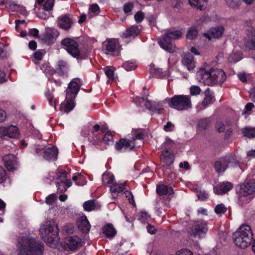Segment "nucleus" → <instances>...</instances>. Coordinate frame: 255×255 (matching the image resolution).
Listing matches in <instances>:
<instances>
[{"instance_id": "nucleus-1", "label": "nucleus", "mask_w": 255, "mask_h": 255, "mask_svg": "<svg viewBox=\"0 0 255 255\" xmlns=\"http://www.w3.org/2000/svg\"><path fill=\"white\" fill-rule=\"evenodd\" d=\"M17 247L20 255H42L43 253V244L30 237L18 238Z\"/></svg>"}, {"instance_id": "nucleus-2", "label": "nucleus", "mask_w": 255, "mask_h": 255, "mask_svg": "<svg viewBox=\"0 0 255 255\" xmlns=\"http://www.w3.org/2000/svg\"><path fill=\"white\" fill-rule=\"evenodd\" d=\"M40 234L42 240L51 248H56L60 239L57 224L52 220H47L40 226Z\"/></svg>"}, {"instance_id": "nucleus-3", "label": "nucleus", "mask_w": 255, "mask_h": 255, "mask_svg": "<svg viewBox=\"0 0 255 255\" xmlns=\"http://www.w3.org/2000/svg\"><path fill=\"white\" fill-rule=\"evenodd\" d=\"M253 237L252 229L247 224L241 225L233 235L235 245L243 249L247 248L251 245Z\"/></svg>"}, {"instance_id": "nucleus-4", "label": "nucleus", "mask_w": 255, "mask_h": 255, "mask_svg": "<svg viewBox=\"0 0 255 255\" xmlns=\"http://www.w3.org/2000/svg\"><path fill=\"white\" fill-rule=\"evenodd\" d=\"M241 193L242 195L239 197V203L241 206L251 201L253 197L251 195L255 194V175L253 177L248 176L241 185Z\"/></svg>"}, {"instance_id": "nucleus-5", "label": "nucleus", "mask_w": 255, "mask_h": 255, "mask_svg": "<svg viewBox=\"0 0 255 255\" xmlns=\"http://www.w3.org/2000/svg\"><path fill=\"white\" fill-rule=\"evenodd\" d=\"M232 167H240V162L236 155L233 153H229L219 158L214 164L216 173H223L227 169L229 166Z\"/></svg>"}, {"instance_id": "nucleus-6", "label": "nucleus", "mask_w": 255, "mask_h": 255, "mask_svg": "<svg viewBox=\"0 0 255 255\" xmlns=\"http://www.w3.org/2000/svg\"><path fill=\"white\" fill-rule=\"evenodd\" d=\"M197 74L204 82L205 80L210 79L214 83L219 84H223L227 79L225 72L223 70L217 68H212L209 71L201 69Z\"/></svg>"}, {"instance_id": "nucleus-7", "label": "nucleus", "mask_w": 255, "mask_h": 255, "mask_svg": "<svg viewBox=\"0 0 255 255\" xmlns=\"http://www.w3.org/2000/svg\"><path fill=\"white\" fill-rule=\"evenodd\" d=\"M166 100L170 107L178 111L187 110L192 105L190 97L188 95H175Z\"/></svg>"}, {"instance_id": "nucleus-8", "label": "nucleus", "mask_w": 255, "mask_h": 255, "mask_svg": "<svg viewBox=\"0 0 255 255\" xmlns=\"http://www.w3.org/2000/svg\"><path fill=\"white\" fill-rule=\"evenodd\" d=\"M208 230L207 223L203 220L191 221L187 228L189 235L195 238H203Z\"/></svg>"}, {"instance_id": "nucleus-9", "label": "nucleus", "mask_w": 255, "mask_h": 255, "mask_svg": "<svg viewBox=\"0 0 255 255\" xmlns=\"http://www.w3.org/2000/svg\"><path fill=\"white\" fill-rule=\"evenodd\" d=\"M62 47L73 57L78 58L80 56L79 45L77 41L71 38H65L61 41Z\"/></svg>"}, {"instance_id": "nucleus-10", "label": "nucleus", "mask_w": 255, "mask_h": 255, "mask_svg": "<svg viewBox=\"0 0 255 255\" xmlns=\"http://www.w3.org/2000/svg\"><path fill=\"white\" fill-rule=\"evenodd\" d=\"M82 85V81L80 78L73 79L68 84L66 90L67 98H76Z\"/></svg>"}, {"instance_id": "nucleus-11", "label": "nucleus", "mask_w": 255, "mask_h": 255, "mask_svg": "<svg viewBox=\"0 0 255 255\" xmlns=\"http://www.w3.org/2000/svg\"><path fill=\"white\" fill-rule=\"evenodd\" d=\"M101 132V127L99 125L96 124L88 134V139L90 143L95 146L101 145L102 134Z\"/></svg>"}, {"instance_id": "nucleus-12", "label": "nucleus", "mask_w": 255, "mask_h": 255, "mask_svg": "<svg viewBox=\"0 0 255 255\" xmlns=\"http://www.w3.org/2000/svg\"><path fill=\"white\" fill-rule=\"evenodd\" d=\"M134 146L133 141L126 138L120 139L115 144V149L121 153L130 152L134 148Z\"/></svg>"}, {"instance_id": "nucleus-13", "label": "nucleus", "mask_w": 255, "mask_h": 255, "mask_svg": "<svg viewBox=\"0 0 255 255\" xmlns=\"http://www.w3.org/2000/svg\"><path fill=\"white\" fill-rule=\"evenodd\" d=\"M82 246V239L77 236H68L65 238L63 246L66 250H75Z\"/></svg>"}, {"instance_id": "nucleus-14", "label": "nucleus", "mask_w": 255, "mask_h": 255, "mask_svg": "<svg viewBox=\"0 0 255 255\" xmlns=\"http://www.w3.org/2000/svg\"><path fill=\"white\" fill-rule=\"evenodd\" d=\"M234 188V184L229 181L219 182L214 186V192L217 195H223L228 194Z\"/></svg>"}, {"instance_id": "nucleus-15", "label": "nucleus", "mask_w": 255, "mask_h": 255, "mask_svg": "<svg viewBox=\"0 0 255 255\" xmlns=\"http://www.w3.org/2000/svg\"><path fill=\"white\" fill-rule=\"evenodd\" d=\"M57 26L65 31H69L73 24V21L69 14H65L57 18Z\"/></svg>"}, {"instance_id": "nucleus-16", "label": "nucleus", "mask_w": 255, "mask_h": 255, "mask_svg": "<svg viewBox=\"0 0 255 255\" xmlns=\"http://www.w3.org/2000/svg\"><path fill=\"white\" fill-rule=\"evenodd\" d=\"M119 44V40L116 38L109 39L104 43L107 53H110L114 56H118L120 53V50L118 48Z\"/></svg>"}, {"instance_id": "nucleus-17", "label": "nucleus", "mask_w": 255, "mask_h": 255, "mask_svg": "<svg viewBox=\"0 0 255 255\" xmlns=\"http://www.w3.org/2000/svg\"><path fill=\"white\" fill-rule=\"evenodd\" d=\"M160 159L162 166L168 169L174 161L175 156L168 150H164L161 152Z\"/></svg>"}, {"instance_id": "nucleus-18", "label": "nucleus", "mask_w": 255, "mask_h": 255, "mask_svg": "<svg viewBox=\"0 0 255 255\" xmlns=\"http://www.w3.org/2000/svg\"><path fill=\"white\" fill-rule=\"evenodd\" d=\"M158 43L162 49L167 52L173 53L175 51V46L172 43V40L166 32L158 41Z\"/></svg>"}, {"instance_id": "nucleus-19", "label": "nucleus", "mask_w": 255, "mask_h": 255, "mask_svg": "<svg viewBox=\"0 0 255 255\" xmlns=\"http://www.w3.org/2000/svg\"><path fill=\"white\" fill-rule=\"evenodd\" d=\"M0 134L1 137L7 136L12 138H17L19 134L18 128L13 125L0 128Z\"/></svg>"}, {"instance_id": "nucleus-20", "label": "nucleus", "mask_w": 255, "mask_h": 255, "mask_svg": "<svg viewBox=\"0 0 255 255\" xmlns=\"http://www.w3.org/2000/svg\"><path fill=\"white\" fill-rule=\"evenodd\" d=\"M69 70V66L68 62L61 60L57 62V66L52 70L51 74L56 73L60 77H68Z\"/></svg>"}, {"instance_id": "nucleus-21", "label": "nucleus", "mask_w": 255, "mask_h": 255, "mask_svg": "<svg viewBox=\"0 0 255 255\" xmlns=\"http://www.w3.org/2000/svg\"><path fill=\"white\" fill-rule=\"evenodd\" d=\"M247 37L245 38V45L251 50H255V29L250 26L247 29Z\"/></svg>"}, {"instance_id": "nucleus-22", "label": "nucleus", "mask_w": 255, "mask_h": 255, "mask_svg": "<svg viewBox=\"0 0 255 255\" xmlns=\"http://www.w3.org/2000/svg\"><path fill=\"white\" fill-rule=\"evenodd\" d=\"M225 31V28L222 25L211 28L207 33H204L203 35L209 40L212 38L218 39L222 37Z\"/></svg>"}, {"instance_id": "nucleus-23", "label": "nucleus", "mask_w": 255, "mask_h": 255, "mask_svg": "<svg viewBox=\"0 0 255 255\" xmlns=\"http://www.w3.org/2000/svg\"><path fill=\"white\" fill-rule=\"evenodd\" d=\"M141 29V25H131L123 32L122 37L125 38L128 37L135 38L140 34Z\"/></svg>"}, {"instance_id": "nucleus-24", "label": "nucleus", "mask_w": 255, "mask_h": 255, "mask_svg": "<svg viewBox=\"0 0 255 255\" xmlns=\"http://www.w3.org/2000/svg\"><path fill=\"white\" fill-rule=\"evenodd\" d=\"M2 161L4 166L7 170L11 171L15 169V165L16 164V157L12 154H8L4 155L2 158Z\"/></svg>"}, {"instance_id": "nucleus-25", "label": "nucleus", "mask_w": 255, "mask_h": 255, "mask_svg": "<svg viewBox=\"0 0 255 255\" xmlns=\"http://www.w3.org/2000/svg\"><path fill=\"white\" fill-rule=\"evenodd\" d=\"M76 223L78 229L83 233H88L90 231L91 225L86 216L82 215L79 217Z\"/></svg>"}, {"instance_id": "nucleus-26", "label": "nucleus", "mask_w": 255, "mask_h": 255, "mask_svg": "<svg viewBox=\"0 0 255 255\" xmlns=\"http://www.w3.org/2000/svg\"><path fill=\"white\" fill-rule=\"evenodd\" d=\"M75 98H67L65 101L62 103L60 105V110L61 112L68 113L71 112L75 107Z\"/></svg>"}, {"instance_id": "nucleus-27", "label": "nucleus", "mask_w": 255, "mask_h": 255, "mask_svg": "<svg viewBox=\"0 0 255 255\" xmlns=\"http://www.w3.org/2000/svg\"><path fill=\"white\" fill-rule=\"evenodd\" d=\"M58 154V148L56 146H52L44 150L43 157L48 161H55L57 158Z\"/></svg>"}, {"instance_id": "nucleus-28", "label": "nucleus", "mask_w": 255, "mask_h": 255, "mask_svg": "<svg viewBox=\"0 0 255 255\" xmlns=\"http://www.w3.org/2000/svg\"><path fill=\"white\" fill-rule=\"evenodd\" d=\"M126 190L125 183H114L110 187V191L112 197L114 199H116L120 193H123Z\"/></svg>"}, {"instance_id": "nucleus-29", "label": "nucleus", "mask_w": 255, "mask_h": 255, "mask_svg": "<svg viewBox=\"0 0 255 255\" xmlns=\"http://www.w3.org/2000/svg\"><path fill=\"white\" fill-rule=\"evenodd\" d=\"M156 192L158 195L162 196L173 193V190L171 187H169L165 184H158L156 185Z\"/></svg>"}, {"instance_id": "nucleus-30", "label": "nucleus", "mask_w": 255, "mask_h": 255, "mask_svg": "<svg viewBox=\"0 0 255 255\" xmlns=\"http://www.w3.org/2000/svg\"><path fill=\"white\" fill-rule=\"evenodd\" d=\"M183 64L187 67L188 70L191 71L195 67L194 57L190 53L186 54L182 58Z\"/></svg>"}, {"instance_id": "nucleus-31", "label": "nucleus", "mask_w": 255, "mask_h": 255, "mask_svg": "<svg viewBox=\"0 0 255 255\" xmlns=\"http://www.w3.org/2000/svg\"><path fill=\"white\" fill-rule=\"evenodd\" d=\"M115 180V176L111 172H105L102 175V182L103 184L106 186L114 183Z\"/></svg>"}, {"instance_id": "nucleus-32", "label": "nucleus", "mask_w": 255, "mask_h": 255, "mask_svg": "<svg viewBox=\"0 0 255 255\" xmlns=\"http://www.w3.org/2000/svg\"><path fill=\"white\" fill-rule=\"evenodd\" d=\"M188 1L190 5L203 10L206 7L208 0H188Z\"/></svg>"}, {"instance_id": "nucleus-33", "label": "nucleus", "mask_w": 255, "mask_h": 255, "mask_svg": "<svg viewBox=\"0 0 255 255\" xmlns=\"http://www.w3.org/2000/svg\"><path fill=\"white\" fill-rule=\"evenodd\" d=\"M145 108L150 111H156L160 109V105L158 102L146 100L145 102Z\"/></svg>"}, {"instance_id": "nucleus-34", "label": "nucleus", "mask_w": 255, "mask_h": 255, "mask_svg": "<svg viewBox=\"0 0 255 255\" xmlns=\"http://www.w3.org/2000/svg\"><path fill=\"white\" fill-rule=\"evenodd\" d=\"M241 132L244 136L249 138L255 137V128L247 127L241 129Z\"/></svg>"}, {"instance_id": "nucleus-35", "label": "nucleus", "mask_w": 255, "mask_h": 255, "mask_svg": "<svg viewBox=\"0 0 255 255\" xmlns=\"http://www.w3.org/2000/svg\"><path fill=\"white\" fill-rule=\"evenodd\" d=\"M205 98L202 102L203 105L205 106L211 104L212 102L213 99L214 98L213 96V93L208 88L205 92Z\"/></svg>"}, {"instance_id": "nucleus-36", "label": "nucleus", "mask_w": 255, "mask_h": 255, "mask_svg": "<svg viewBox=\"0 0 255 255\" xmlns=\"http://www.w3.org/2000/svg\"><path fill=\"white\" fill-rule=\"evenodd\" d=\"M7 8L13 12H19L21 13L24 10V7L17 4L14 1L10 0Z\"/></svg>"}, {"instance_id": "nucleus-37", "label": "nucleus", "mask_w": 255, "mask_h": 255, "mask_svg": "<svg viewBox=\"0 0 255 255\" xmlns=\"http://www.w3.org/2000/svg\"><path fill=\"white\" fill-rule=\"evenodd\" d=\"M6 183H10V179L7 176L5 170L2 166H0V184L4 186Z\"/></svg>"}, {"instance_id": "nucleus-38", "label": "nucleus", "mask_w": 255, "mask_h": 255, "mask_svg": "<svg viewBox=\"0 0 255 255\" xmlns=\"http://www.w3.org/2000/svg\"><path fill=\"white\" fill-rule=\"evenodd\" d=\"M198 34L197 27L195 26H192L188 29L186 34V38L188 39L193 40L196 38Z\"/></svg>"}, {"instance_id": "nucleus-39", "label": "nucleus", "mask_w": 255, "mask_h": 255, "mask_svg": "<svg viewBox=\"0 0 255 255\" xmlns=\"http://www.w3.org/2000/svg\"><path fill=\"white\" fill-rule=\"evenodd\" d=\"M113 142V136L110 131H107L104 136L102 135L101 144L104 143L109 145H112Z\"/></svg>"}, {"instance_id": "nucleus-40", "label": "nucleus", "mask_w": 255, "mask_h": 255, "mask_svg": "<svg viewBox=\"0 0 255 255\" xmlns=\"http://www.w3.org/2000/svg\"><path fill=\"white\" fill-rule=\"evenodd\" d=\"M104 233L107 237H113L116 235V231L111 224H109L104 227Z\"/></svg>"}, {"instance_id": "nucleus-41", "label": "nucleus", "mask_w": 255, "mask_h": 255, "mask_svg": "<svg viewBox=\"0 0 255 255\" xmlns=\"http://www.w3.org/2000/svg\"><path fill=\"white\" fill-rule=\"evenodd\" d=\"M137 67V64L133 61H127L123 64V67L127 71L134 70Z\"/></svg>"}, {"instance_id": "nucleus-42", "label": "nucleus", "mask_w": 255, "mask_h": 255, "mask_svg": "<svg viewBox=\"0 0 255 255\" xmlns=\"http://www.w3.org/2000/svg\"><path fill=\"white\" fill-rule=\"evenodd\" d=\"M166 33L169 36L170 38L173 39H178L182 35V32L179 30L172 31L171 30H168Z\"/></svg>"}, {"instance_id": "nucleus-43", "label": "nucleus", "mask_w": 255, "mask_h": 255, "mask_svg": "<svg viewBox=\"0 0 255 255\" xmlns=\"http://www.w3.org/2000/svg\"><path fill=\"white\" fill-rule=\"evenodd\" d=\"M54 33L46 32L42 38V40L47 44L50 45L54 43Z\"/></svg>"}, {"instance_id": "nucleus-44", "label": "nucleus", "mask_w": 255, "mask_h": 255, "mask_svg": "<svg viewBox=\"0 0 255 255\" xmlns=\"http://www.w3.org/2000/svg\"><path fill=\"white\" fill-rule=\"evenodd\" d=\"M124 194L129 203L132 206V207H136V203L134 200V196L131 191L125 190Z\"/></svg>"}, {"instance_id": "nucleus-45", "label": "nucleus", "mask_w": 255, "mask_h": 255, "mask_svg": "<svg viewBox=\"0 0 255 255\" xmlns=\"http://www.w3.org/2000/svg\"><path fill=\"white\" fill-rule=\"evenodd\" d=\"M225 1L228 7L233 9L238 8L241 4V0H225Z\"/></svg>"}, {"instance_id": "nucleus-46", "label": "nucleus", "mask_w": 255, "mask_h": 255, "mask_svg": "<svg viewBox=\"0 0 255 255\" xmlns=\"http://www.w3.org/2000/svg\"><path fill=\"white\" fill-rule=\"evenodd\" d=\"M101 205L95 199L85 201L83 205V207H101Z\"/></svg>"}, {"instance_id": "nucleus-47", "label": "nucleus", "mask_w": 255, "mask_h": 255, "mask_svg": "<svg viewBox=\"0 0 255 255\" xmlns=\"http://www.w3.org/2000/svg\"><path fill=\"white\" fill-rule=\"evenodd\" d=\"M105 73L109 79L114 81L115 80V72L112 67L107 66L105 68Z\"/></svg>"}, {"instance_id": "nucleus-48", "label": "nucleus", "mask_w": 255, "mask_h": 255, "mask_svg": "<svg viewBox=\"0 0 255 255\" xmlns=\"http://www.w3.org/2000/svg\"><path fill=\"white\" fill-rule=\"evenodd\" d=\"M72 180L75 181L76 184L79 186L83 185L85 184L81 182L82 181H84L85 177L78 173L74 175L72 177Z\"/></svg>"}, {"instance_id": "nucleus-49", "label": "nucleus", "mask_w": 255, "mask_h": 255, "mask_svg": "<svg viewBox=\"0 0 255 255\" xmlns=\"http://www.w3.org/2000/svg\"><path fill=\"white\" fill-rule=\"evenodd\" d=\"M57 196L55 194L52 193L46 197L45 203L47 205L52 206L57 201Z\"/></svg>"}, {"instance_id": "nucleus-50", "label": "nucleus", "mask_w": 255, "mask_h": 255, "mask_svg": "<svg viewBox=\"0 0 255 255\" xmlns=\"http://www.w3.org/2000/svg\"><path fill=\"white\" fill-rule=\"evenodd\" d=\"M68 172L65 170H61L57 172V181L64 182L67 178Z\"/></svg>"}, {"instance_id": "nucleus-51", "label": "nucleus", "mask_w": 255, "mask_h": 255, "mask_svg": "<svg viewBox=\"0 0 255 255\" xmlns=\"http://www.w3.org/2000/svg\"><path fill=\"white\" fill-rule=\"evenodd\" d=\"M210 121L207 119L204 118L201 119L198 122V127L203 129H206L210 125Z\"/></svg>"}, {"instance_id": "nucleus-52", "label": "nucleus", "mask_w": 255, "mask_h": 255, "mask_svg": "<svg viewBox=\"0 0 255 255\" xmlns=\"http://www.w3.org/2000/svg\"><path fill=\"white\" fill-rule=\"evenodd\" d=\"M55 0H46L43 4V9L45 11H49L52 9Z\"/></svg>"}, {"instance_id": "nucleus-53", "label": "nucleus", "mask_w": 255, "mask_h": 255, "mask_svg": "<svg viewBox=\"0 0 255 255\" xmlns=\"http://www.w3.org/2000/svg\"><path fill=\"white\" fill-rule=\"evenodd\" d=\"M150 218V216L146 212H140L138 215V220L141 222H145Z\"/></svg>"}, {"instance_id": "nucleus-54", "label": "nucleus", "mask_w": 255, "mask_h": 255, "mask_svg": "<svg viewBox=\"0 0 255 255\" xmlns=\"http://www.w3.org/2000/svg\"><path fill=\"white\" fill-rule=\"evenodd\" d=\"M151 72L153 73L154 76L159 78H162L165 76V74L162 71V69L160 68L152 69Z\"/></svg>"}, {"instance_id": "nucleus-55", "label": "nucleus", "mask_w": 255, "mask_h": 255, "mask_svg": "<svg viewBox=\"0 0 255 255\" xmlns=\"http://www.w3.org/2000/svg\"><path fill=\"white\" fill-rule=\"evenodd\" d=\"M134 19L135 21L139 23L142 21L144 18V14L141 11H137L134 16Z\"/></svg>"}, {"instance_id": "nucleus-56", "label": "nucleus", "mask_w": 255, "mask_h": 255, "mask_svg": "<svg viewBox=\"0 0 255 255\" xmlns=\"http://www.w3.org/2000/svg\"><path fill=\"white\" fill-rule=\"evenodd\" d=\"M45 149V147L43 146L40 145H36L34 148L35 154L38 156H43L44 151Z\"/></svg>"}, {"instance_id": "nucleus-57", "label": "nucleus", "mask_w": 255, "mask_h": 255, "mask_svg": "<svg viewBox=\"0 0 255 255\" xmlns=\"http://www.w3.org/2000/svg\"><path fill=\"white\" fill-rule=\"evenodd\" d=\"M217 131L219 132H223L226 129L225 125L222 122H217L215 125Z\"/></svg>"}, {"instance_id": "nucleus-58", "label": "nucleus", "mask_w": 255, "mask_h": 255, "mask_svg": "<svg viewBox=\"0 0 255 255\" xmlns=\"http://www.w3.org/2000/svg\"><path fill=\"white\" fill-rule=\"evenodd\" d=\"M133 8V4L132 2H128L125 3L124 5V11L125 13L128 14Z\"/></svg>"}, {"instance_id": "nucleus-59", "label": "nucleus", "mask_w": 255, "mask_h": 255, "mask_svg": "<svg viewBox=\"0 0 255 255\" xmlns=\"http://www.w3.org/2000/svg\"><path fill=\"white\" fill-rule=\"evenodd\" d=\"M242 59L241 55L240 53H236L230 55V60L231 62L236 63Z\"/></svg>"}, {"instance_id": "nucleus-60", "label": "nucleus", "mask_w": 255, "mask_h": 255, "mask_svg": "<svg viewBox=\"0 0 255 255\" xmlns=\"http://www.w3.org/2000/svg\"><path fill=\"white\" fill-rule=\"evenodd\" d=\"M56 186L57 188V190L60 193L67 190V188L65 186L64 182L56 181Z\"/></svg>"}, {"instance_id": "nucleus-61", "label": "nucleus", "mask_w": 255, "mask_h": 255, "mask_svg": "<svg viewBox=\"0 0 255 255\" xmlns=\"http://www.w3.org/2000/svg\"><path fill=\"white\" fill-rule=\"evenodd\" d=\"M190 94L192 96L199 95L201 92V89L197 86H192L190 88Z\"/></svg>"}, {"instance_id": "nucleus-62", "label": "nucleus", "mask_w": 255, "mask_h": 255, "mask_svg": "<svg viewBox=\"0 0 255 255\" xmlns=\"http://www.w3.org/2000/svg\"><path fill=\"white\" fill-rule=\"evenodd\" d=\"M176 255H194L191 251L187 249H181L178 251Z\"/></svg>"}, {"instance_id": "nucleus-63", "label": "nucleus", "mask_w": 255, "mask_h": 255, "mask_svg": "<svg viewBox=\"0 0 255 255\" xmlns=\"http://www.w3.org/2000/svg\"><path fill=\"white\" fill-rule=\"evenodd\" d=\"M174 127V125L171 122H168L164 126L163 129L165 131L169 132L173 130L172 128Z\"/></svg>"}, {"instance_id": "nucleus-64", "label": "nucleus", "mask_w": 255, "mask_h": 255, "mask_svg": "<svg viewBox=\"0 0 255 255\" xmlns=\"http://www.w3.org/2000/svg\"><path fill=\"white\" fill-rule=\"evenodd\" d=\"M90 10L93 13H99L100 12V9L99 5L96 3L92 4L90 7Z\"/></svg>"}]
</instances>
